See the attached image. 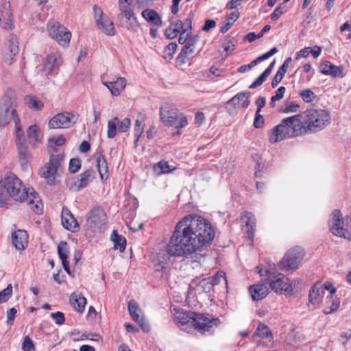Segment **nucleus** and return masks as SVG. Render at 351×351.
<instances>
[{"instance_id": "obj_50", "label": "nucleus", "mask_w": 351, "mask_h": 351, "mask_svg": "<svg viewBox=\"0 0 351 351\" xmlns=\"http://www.w3.org/2000/svg\"><path fill=\"white\" fill-rule=\"evenodd\" d=\"M285 87L284 86H280L277 90H276V94L271 97V101L269 103V105L271 108H274L275 107V103L276 101H278L280 99H281L283 96H284V94L285 93Z\"/></svg>"}, {"instance_id": "obj_9", "label": "nucleus", "mask_w": 351, "mask_h": 351, "mask_svg": "<svg viewBox=\"0 0 351 351\" xmlns=\"http://www.w3.org/2000/svg\"><path fill=\"white\" fill-rule=\"evenodd\" d=\"M271 289L278 293H283L291 291L289 280L282 274L276 272L274 269L265 270Z\"/></svg>"}, {"instance_id": "obj_58", "label": "nucleus", "mask_w": 351, "mask_h": 351, "mask_svg": "<svg viewBox=\"0 0 351 351\" xmlns=\"http://www.w3.org/2000/svg\"><path fill=\"white\" fill-rule=\"evenodd\" d=\"M208 278L211 280L210 281L213 285L219 284L221 279H223L226 282L225 273L223 271H218L215 276L208 277Z\"/></svg>"}, {"instance_id": "obj_32", "label": "nucleus", "mask_w": 351, "mask_h": 351, "mask_svg": "<svg viewBox=\"0 0 351 351\" xmlns=\"http://www.w3.org/2000/svg\"><path fill=\"white\" fill-rule=\"evenodd\" d=\"M142 16L149 23L162 26V22L160 15L153 9H145L142 12Z\"/></svg>"}, {"instance_id": "obj_13", "label": "nucleus", "mask_w": 351, "mask_h": 351, "mask_svg": "<svg viewBox=\"0 0 351 351\" xmlns=\"http://www.w3.org/2000/svg\"><path fill=\"white\" fill-rule=\"evenodd\" d=\"M328 227L332 234L336 237L344 238L349 232L345 226L343 215L338 209L334 210L331 213Z\"/></svg>"}, {"instance_id": "obj_31", "label": "nucleus", "mask_w": 351, "mask_h": 351, "mask_svg": "<svg viewBox=\"0 0 351 351\" xmlns=\"http://www.w3.org/2000/svg\"><path fill=\"white\" fill-rule=\"evenodd\" d=\"M69 301L75 310L80 313L83 312L86 304V299L85 297L82 294H76L75 293H73L70 295Z\"/></svg>"}, {"instance_id": "obj_63", "label": "nucleus", "mask_w": 351, "mask_h": 351, "mask_svg": "<svg viewBox=\"0 0 351 351\" xmlns=\"http://www.w3.org/2000/svg\"><path fill=\"white\" fill-rule=\"evenodd\" d=\"M309 54L310 47H305L297 53L295 59L300 60L301 58H306L309 56Z\"/></svg>"}, {"instance_id": "obj_57", "label": "nucleus", "mask_w": 351, "mask_h": 351, "mask_svg": "<svg viewBox=\"0 0 351 351\" xmlns=\"http://www.w3.org/2000/svg\"><path fill=\"white\" fill-rule=\"evenodd\" d=\"M51 317L54 319L55 322L58 325H62L65 322L64 315L63 313H62L60 311H58L56 313H51Z\"/></svg>"}, {"instance_id": "obj_60", "label": "nucleus", "mask_w": 351, "mask_h": 351, "mask_svg": "<svg viewBox=\"0 0 351 351\" xmlns=\"http://www.w3.org/2000/svg\"><path fill=\"white\" fill-rule=\"evenodd\" d=\"M178 29L173 28L171 25L166 29L165 35L169 39H173L178 35Z\"/></svg>"}, {"instance_id": "obj_20", "label": "nucleus", "mask_w": 351, "mask_h": 351, "mask_svg": "<svg viewBox=\"0 0 351 351\" xmlns=\"http://www.w3.org/2000/svg\"><path fill=\"white\" fill-rule=\"evenodd\" d=\"M128 311L133 320L138 323L142 330L146 332H149L150 326L145 321L141 314V310L139 308L138 303L136 301L131 300L128 302Z\"/></svg>"}, {"instance_id": "obj_5", "label": "nucleus", "mask_w": 351, "mask_h": 351, "mask_svg": "<svg viewBox=\"0 0 351 351\" xmlns=\"http://www.w3.org/2000/svg\"><path fill=\"white\" fill-rule=\"evenodd\" d=\"M305 135L319 132L331 122L330 113L322 109H309L300 112Z\"/></svg>"}, {"instance_id": "obj_51", "label": "nucleus", "mask_w": 351, "mask_h": 351, "mask_svg": "<svg viewBox=\"0 0 351 351\" xmlns=\"http://www.w3.org/2000/svg\"><path fill=\"white\" fill-rule=\"evenodd\" d=\"M81 160L79 158H72L69 165V171L71 173L77 172L81 168Z\"/></svg>"}, {"instance_id": "obj_56", "label": "nucleus", "mask_w": 351, "mask_h": 351, "mask_svg": "<svg viewBox=\"0 0 351 351\" xmlns=\"http://www.w3.org/2000/svg\"><path fill=\"white\" fill-rule=\"evenodd\" d=\"M285 7L282 4L278 6L271 14V20L277 21L284 13Z\"/></svg>"}, {"instance_id": "obj_41", "label": "nucleus", "mask_w": 351, "mask_h": 351, "mask_svg": "<svg viewBox=\"0 0 351 351\" xmlns=\"http://www.w3.org/2000/svg\"><path fill=\"white\" fill-rule=\"evenodd\" d=\"M27 134L30 143L34 144L36 143H40V129L37 125H32L29 126L27 129Z\"/></svg>"}, {"instance_id": "obj_2", "label": "nucleus", "mask_w": 351, "mask_h": 351, "mask_svg": "<svg viewBox=\"0 0 351 351\" xmlns=\"http://www.w3.org/2000/svg\"><path fill=\"white\" fill-rule=\"evenodd\" d=\"M12 202H26L35 213H42V204L33 188H27L14 174L10 173L0 181V207H8Z\"/></svg>"}, {"instance_id": "obj_26", "label": "nucleus", "mask_w": 351, "mask_h": 351, "mask_svg": "<svg viewBox=\"0 0 351 351\" xmlns=\"http://www.w3.org/2000/svg\"><path fill=\"white\" fill-rule=\"evenodd\" d=\"M61 56L59 53H51L43 62L44 72L46 75L50 74L59 66Z\"/></svg>"}, {"instance_id": "obj_15", "label": "nucleus", "mask_w": 351, "mask_h": 351, "mask_svg": "<svg viewBox=\"0 0 351 351\" xmlns=\"http://www.w3.org/2000/svg\"><path fill=\"white\" fill-rule=\"evenodd\" d=\"M106 222V216L104 210L100 208H94L88 216L86 226L93 232L101 231Z\"/></svg>"}, {"instance_id": "obj_62", "label": "nucleus", "mask_w": 351, "mask_h": 351, "mask_svg": "<svg viewBox=\"0 0 351 351\" xmlns=\"http://www.w3.org/2000/svg\"><path fill=\"white\" fill-rule=\"evenodd\" d=\"M49 142L54 143L57 146L62 145L65 142V138L63 136H58L49 138Z\"/></svg>"}, {"instance_id": "obj_27", "label": "nucleus", "mask_w": 351, "mask_h": 351, "mask_svg": "<svg viewBox=\"0 0 351 351\" xmlns=\"http://www.w3.org/2000/svg\"><path fill=\"white\" fill-rule=\"evenodd\" d=\"M324 289L319 283L315 284L309 291V301L313 305L319 304L324 294Z\"/></svg>"}, {"instance_id": "obj_19", "label": "nucleus", "mask_w": 351, "mask_h": 351, "mask_svg": "<svg viewBox=\"0 0 351 351\" xmlns=\"http://www.w3.org/2000/svg\"><path fill=\"white\" fill-rule=\"evenodd\" d=\"M0 26L5 29H12L14 27L9 0H0Z\"/></svg>"}, {"instance_id": "obj_25", "label": "nucleus", "mask_w": 351, "mask_h": 351, "mask_svg": "<svg viewBox=\"0 0 351 351\" xmlns=\"http://www.w3.org/2000/svg\"><path fill=\"white\" fill-rule=\"evenodd\" d=\"M343 70V66H336L328 61L322 65V73L332 77H343L345 75Z\"/></svg>"}, {"instance_id": "obj_47", "label": "nucleus", "mask_w": 351, "mask_h": 351, "mask_svg": "<svg viewBox=\"0 0 351 351\" xmlns=\"http://www.w3.org/2000/svg\"><path fill=\"white\" fill-rule=\"evenodd\" d=\"M143 121L144 119L142 117L141 119H137L135 121V125H134V136L136 137V141L134 142L135 145H137V142L139 140L140 137L141 136V134L143 132Z\"/></svg>"}, {"instance_id": "obj_61", "label": "nucleus", "mask_w": 351, "mask_h": 351, "mask_svg": "<svg viewBox=\"0 0 351 351\" xmlns=\"http://www.w3.org/2000/svg\"><path fill=\"white\" fill-rule=\"evenodd\" d=\"M264 123V117L258 112H256L255 119L254 122V125L256 128H260L263 125Z\"/></svg>"}, {"instance_id": "obj_43", "label": "nucleus", "mask_w": 351, "mask_h": 351, "mask_svg": "<svg viewBox=\"0 0 351 351\" xmlns=\"http://www.w3.org/2000/svg\"><path fill=\"white\" fill-rule=\"evenodd\" d=\"M239 12L237 10L234 11L228 14L226 23L221 25L220 27V32L222 33L226 32L230 28L232 24L239 19Z\"/></svg>"}, {"instance_id": "obj_37", "label": "nucleus", "mask_w": 351, "mask_h": 351, "mask_svg": "<svg viewBox=\"0 0 351 351\" xmlns=\"http://www.w3.org/2000/svg\"><path fill=\"white\" fill-rule=\"evenodd\" d=\"M111 239L114 242V248L115 250H119L121 252L125 250L126 240L123 236L118 234L117 230L112 231Z\"/></svg>"}, {"instance_id": "obj_4", "label": "nucleus", "mask_w": 351, "mask_h": 351, "mask_svg": "<svg viewBox=\"0 0 351 351\" xmlns=\"http://www.w3.org/2000/svg\"><path fill=\"white\" fill-rule=\"evenodd\" d=\"M305 135L300 113L283 119L269 135V141L276 143L285 138Z\"/></svg>"}, {"instance_id": "obj_44", "label": "nucleus", "mask_w": 351, "mask_h": 351, "mask_svg": "<svg viewBox=\"0 0 351 351\" xmlns=\"http://www.w3.org/2000/svg\"><path fill=\"white\" fill-rule=\"evenodd\" d=\"M210 280L208 278L199 280L195 288L196 291L199 294L209 293L214 286Z\"/></svg>"}, {"instance_id": "obj_21", "label": "nucleus", "mask_w": 351, "mask_h": 351, "mask_svg": "<svg viewBox=\"0 0 351 351\" xmlns=\"http://www.w3.org/2000/svg\"><path fill=\"white\" fill-rule=\"evenodd\" d=\"M119 25L125 28L130 32L136 33L138 31L140 25L134 14L126 16H118Z\"/></svg>"}, {"instance_id": "obj_55", "label": "nucleus", "mask_w": 351, "mask_h": 351, "mask_svg": "<svg viewBox=\"0 0 351 351\" xmlns=\"http://www.w3.org/2000/svg\"><path fill=\"white\" fill-rule=\"evenodd\" d=\"M133 9H134V5L132 3L129 4V5L127 4V5L119 7L120 13L118 14V16H126V15L134 14Z\"/></svg>"}, {"instance_id": "obj_48", "label": "nucleus", "mask_w": 351, "mask_h": 351, "mask_svg": "<svg viewBox=\"0 0 351 351\" xmlns=\"http://www.w3.org/2000/svg\"><path fill=\"white\" fill-rule=\"evenodd\" d=\"M131 125V120L129 118H124L122 120L118 119L117 128L118 131L124 133L128 130Z\"/></svg>"}, {"instance_id": "obj_36", "label": "nucleus", "mask_w": 351, "mask_h": 351, "mask_svg": "<svg viewBox=\"0 0 351 351\" xmlns=\"http://www.w3.org/2000/svg\"><path fill=\"white\" fill-rule=\"evenodd\" d=\"M192 29V17L191 16H189L187 18H186V28L183 29L180 34L178 39V42L180 44H185L187 42V40L189 37V35L191 33Z\"/></svg>"}, {"instance_id": "obj_45", "label": "nucleus", "mask_w": 351, "mask_h": 351, "mask_svg": "<svg viewBox=\"0 0 351 351\" xmlns=\"http://www.w3.org/2000/svg\"><path fill=\"white\" fill-rule=\"evenodd\" d=\"M117 124L118 117H114L108 121L107 136L109 138H112L116 136L118 131Z\"/></svg>"}, {"instance_id": "obj_49", "label": "nucleus", "mask_w": 351, "mask_h": 351, "mask_svg": "<svg viewBox=\"0 0 351 351\" xmlns=\"http://www.w3.org/2000/svg\"><path fill=\"white\" fill-rule=\"evenodd\" d=\"M12 294V286L9 284L5 289L0 292V304L7 302Z\"/></svg>"}, {"instance_id": "obj_30", "label": "nucleus", "mask_w": 351, "mask_h": 351, "mask_svg": "<svg viewBox=\"0 0 351 351\" xmlns=\"http://www.w3.org/2000/svg\"><path fill=\"white\" fill-rule=\"evenodd\" d=\"M58 253L60 260L62 261V266L64 270L70 274V268L69 263L67 261V257L69 254V246L66 242L62 241L58 246Z\"/></svg>"}, {"instance_id": "obj_17", "label": "nucleus", "mask_w": 351, "mask_h": 351, "mask_svg": "<svg viewBox=\"0 0 351 351\" xmlns=\"http://www.w3.org/2000/svg\"><path fill=\"white\" fill-rule=\"evenodd\" d=\"M251 95L250 92L245 91L237 93L232 98H231L227 103V109L230 114L235 112L236 110L243 107L247 108L250 101L249 98Z\"/></svg>"}, {"instance_id": "obj_46", "label": "nucleus", "mask_w": 351, "mask_h": 351, "mask_svg": "<svg viewBox=\"0 0 351 351\" xmlns=\"http://www.w3.org/2000/svg\"><path fill=\"white\" fill-rule=\"evenodd\" d=\"M194 51L190 45H184L180 54L176 58V61L179 64H183L186 62V58L188 55L191 54Z\"/></svg>"}, {"instance_id": "obj_18", "label": "nucleus", "mask_w": 351, "mask_h": 351, "mask_svg": "<svg viewBox=\"0 0 351 351\" xmlns=\"http://www.w3.org/2000/svg\"><path fill=\"white\" fill-rule=\"evenodd\" d=\"M252 339L257 343H262L268 347L273 343V335L269 328L263 323H259Z\"/></svg>"}, {"instance_id": "obj_7", "label": "nucleus", "mask_w": 351, "mask_h": 351, "mask_svg": "<svg viewBox=\"0 0 351 351\" xmlns=\"http://www.w3.org/2000/svg\"><path fill=\"white\" fill-rule=\"evenodd\" d=\"M304 256V249L299 246L294 247L287 251L282 260L280 262L278 267L283 271H295L298 268Z\"/></svg>"}, {"instance_id": "obj_33", "label": "nucleus", "mask_w": 351, "mask_h": 351, "mask_svg": "<svg viewBox=\"0 0 351 351\" xmlns=\"http://www.w3.org/2000/svg\"><path fill=\"white\" fill-rule=\"evenodd\" d=\"M110 91L114 96H119L126 86V80L119 77L114 82H110Z\"/></svg>"}, {"instance_id": "obj_10", "label": "nucleus", "mask_w": 351, "mask_h": 351, "mask_svg": "<svg viewBox=\"0 0 351 351\" xmlns=\"http://www.w3.org/2000/svg\"><path fill=\"white\" fill-rule=\"evenodd\" d=\"M47 31L49 36L56 40L62 47L69 46L71 38V33L59 22L50 21L47 24Z\"/></svg>"}, {"instance_id": "obj_11", "label": "nucleus", "mask_w": 351, "mask_h": 351, "mask_svg": "<svg viewBox=\"0 0 351 351\" xmlns=\"http://www.w3.org/2000/svg\"><path fill=\"white\" fill-rule=\"evenodd\" d=\"M63 159L62 155H53L50 157L49 162L40 169V176L45 178L47 183L55 185L58 169Z\"/></svg>"}, {"instance_id": "obj_12", "label": "nucleus", "mask_w": 351, "mask_h": 351, "mask_svg": "<svg viewBox=\"0 0 351 351\" xmlns=\"http://www.w3.org/2000/svg\"><path fill=\"white\" fill-rule=\"evenodd\" d=\"M78 120V116L69 112L58 113L49 121V127L51 129L69 128Z\"/></svg>"}, {"instance_id": "obj_34", "label": "nucleus", "mask_w": 351, "mask_h": 351, "mask_svg": "<svg viewBox=\"0 0 351 351\" xmlns=\"http://www.w3.org/2000/svg\"><path fill=\"white\" fill-rule=\"evenodd\" d=\"M97 167L101 180H107L109 176L107 161L103 155H99L97 158Z\"/></svg>"}, {"instance_id": "obj_54", "label": "nucleus", "mask_w": 351, "mask_h": 351, "mask_svg": "<svg viewBox=\"0 0 351 351\" xmlns=\"http://www.w3.org/2000/svg\"><path fill=\"white\" fill-rule=\"evenodd\" d=\"M23 351H34L35 346L29 336H25L22 343Z\"/></svg>"}, {"instance_id": "obj_6", "label": "nucleus", "mask_w": 351, "mask_h": 351, "mask_svg": "<svg viewBox=\"0 0 351 351\" xmlns=\"http://www.w3.org/2000/svg\"><path fill=\"white\" fill-rule=\"evenodd\" d=\"M160 119L167 126H174L177 129L182 128L188 124L186 117L179 112L176 108L161 107L160 110Z\"/></svg>"}, {"instance_id": "obj_3", "label": "nucleus", "mask_w": 351, "mask_h": 351, "mask_svg": "<svg viewBox=\"0 0 351 351\" xmlns=\"http://www.w3.org/2000/svg\"><path fill=\"white\" fill-rule=\"evenodd\" d=\"M174 322L179 327L188 324L192 325L196 330L202 334L210 331L212 328L217 327L220 324V320L218 318H214L209 315H204L194 312L184 311L183 310L176 311Z\"/></svg>"}, {"instance_id": "obj_24", "label": "nucleus", "mask_w": 351, "mask_h": 351, "mask_svg": "<svg viewBox=\"0 0 351 351\" xmlns=\"http://www.w3.org/2000/svg\"><path fill=\"white\" fill-rule=\"evenodd\" d=\"M13 245L17 250H23L27 245L28 235L25 230H18L12 234Z\"/></svg>"}, {"instance_id": "obj_22", "label": "nucleus", "mask_w": 351, "mask_h": 351, "mask_svg": "<svg viewBox=\"0 0 351 351\" xmlns=\"http://www.w3.org/2000/svg\"><path fill=\"white\" fill-rule=\"evenodd\" d=\"M61 219L62 226L68 230L76 232L79 229L77 220L67 208H62Z\"/></svg>"}, {"instance_id": "obj_16", "label": "nucleus", "mask_w": 351, "mask_h": 351, "mask_svg": "<svg viewBox=\"0 0 351 351\" xmlns=\"http://www.w3.org/2000/svg\"><path fill=\"white\" fill-rule=\"evenodd\" d=\"M19 43L16 36L10 34L5 44L3 51V61L8 65L12 64L19 53Z\"/></svg>"}, {"instance_id": "obj_35", "label": "nucleus", "mask_w": 351, "mask_h": 351, "mask_svg": "<svg viewBox=\"0 0 351 351\" xmlns=\"http://www.w3.org/2000/svg\"><path fill=\"white\" fill-rule=\"evenodd\" d=\"M176 167H171L166 161H160L154 165L153 171L155 175L161 176L162 174L168 173L176 170Z\"/></svg>"}, {"instance_id": "obj_38", "label": "nucleus", "mask_w": 351, "mask_h": 351, "mask_svg": "<svg viewBox=\"0 0 351 351\" xmlns=\"http://www.w3.org/2000/svg\"><path fill=\"white\" fill-rule=\"evenodd\" d=\"M275 65V60L264 71V72L249 86L250 88H256L262 85L267 77L271 73Z\"/></svg>"}, {"instance_id": "obj_14", "label": "nucleus", "mask_w": 351, "mask_h": 351, "mask_svg": "<svg viewBox=\"0 0 351 351\" xmlns=\"http://www.w3.org/2000/svg\"><path fill=\"white\" fill-rule=\"evenodd\" d=\"M96 24L101 31L108 36H114L115 29L112 21L106 15L102 9L95 5L93 8Z\"/></svg>"}, {"instance_id": "obj_64", "label": "nucleus", "mask_w": 351, "mask_h": 351, "mask_svg": "<svg viewBox=\"0 0 351 351\" xmlns=\"http://www.w3.org/2000/svg\"><path fill=\"white\" fill-rule=\"evenodd\" d=\"M17 311L14 308H10L7 312V322L10 324L12 322L15 318Z\"/></svg>"}, {"instance_id": "obj_42", "label": "nucleus", "mask_w": 351, "mask_h": 351, "mask_svg": "<svg viewBox=\"0 0 351 351\" xmlns=\"http://www.w3.org/2000/svg\"><path fill=\"white\" fill-rule=\"evenodd\" d=\"M16 147L21 165L24 167L25 163L30 159L31 155L25 143L16 145Z\"/></svg>"}, {"instance_id": "obj_29", "label": "nucleus", "mask_w": 351, "mask_h": 351, "mask_svg": "<svg viewBox=\"0 0 351 351\" xmlns=\"http://www.w3.org/2000/svg\"><path fill=\"white\" fill-rule=\"evenodd\" d=\"M241 219L245 223L249 238H252L254 236V230L256 225V219L254 215L250 212L245 211L242 215Z\"/></svg>"}, {"instance_id": "obj_53", "label": "nucleus", "mask_w": 351, "mask_h": 351, "mask_svg": "<svg viewBox=\"0 0 351 351\" xmlns=\"http://www.w3.org/2000/svg\"><path fill=\"white\" fill-rule=\"evenodd\" d=\"M300 97L304 102L309 103L314 100L315 93L311 89H306L300 93Z\"/></svg>"}, {"instance_id": "obj_8", "label": "nucleus", "mask_w": 351, "mask_h": 351, "mask_svg": "<svg viewBox=\"0 0 351 351\" xmlns=\"http://www.w3.org/2000/svg\"><path fill=\"white\" fill-rule=\"evenodd\" d=\"M16 103L14 97L8 94L0 99V126L7 125L12 119L14 121L16 114Z\"/></svg>"}, {"instance_id": "obj_39", "label": "nucleus", "mask_w": 351, "mask_h": 351, "mask_svg": "<svg viewBox=\"0 0 351 351\" xmlns=\"http://www.w3.org/2000/svg\"><path fill=\"white\" fill-rule=\"evenodd\" d=\"M25 104L29 108L34 110H41L44 104L42 101L38 100L35 96L27 95L24 98Z\"/></svg>"}, {"instance_id": "obj_23", "label": "nucleus", "mask_w": 351, "mask_h": 351, "mask_svg": "<svg viewBox=\"0 0 351 351\" xmlns=\"http://www.w3.org/2000/svg\"><path fill=\"white\" fill-rule=\"evenodd\" d=\"M94 174L95 172L93 169H88L84 171L74 181L73 185L71 186V189L74 191H80L86 187L90 181L93 179Z\"/></svg>"}, {"instance_id": "obj_28", "label": "nucleus", "mask_w": 351, "mask_h": 351, "mask_svg": "<svg viewBox=\"0 0 351 351\" xmlns=\"http://www.w3.org/2000/svg\"><path fill=\"white\" fill-rule=\"evenodd\" d=\"M250 292L253 300H261L265 298L269 291L267 287L264 284H257L250 287Z\"/></svg>"}, {"instance_id": "obj_59", "label": "nucleus", "mask_w": 351, "mask_h": 351, "mask_svg": "<svg viewBox=\"0 0 351 351\" xmlns=\"http://www.w3.org/2000/svg\"><path fill=\"white\" fill-rule=\"evenodd\" d=\"M171 25L173 26V28L177 29L178 33H181L186 28V19L184 21L178 20L174 23H171Z\"/></svg>"}, {"instance_id": "obj_1", "label": "nucleus", "mask_w": 351, "mask_h": 351, "mask_svg": "<svg viewBox=\"0 0 351 351\" xmlns=\"http://www.w3.org/2000/svg\"><path fill=\"white\" fill-rule=\"evenodd\" d=\"M214 237L215 230L209 221L199 215H188L177 223L166 251L172 256L191 255Z\"/></svg>"}, {"instance_id": "obj_52", "label": "nucleus", "mask_w": 351, "mask_h": 351, "mask_svg": "<svg viewBox=\"0 0 351 351\" xmlns=\"http://www.w3.org/2000/svg\"><path fill=\"white\" fill-rule=\"evenodd\" d=\"M330 302L331 303L330 307L326 308L324 310V313L326 315H328V314H330V313L335 312L339 307V302L337 300L334 299L333 295L330 296Z\"/></svg>"}, {"instance_id": "obj_40", "label": "nucleus", "mask_w": 351, "mask_h": 351, "mask_svg": "<svg viewBox=\"0 0 351 351\" xmlns=\"http://www.w3.org/2000/svg\"><path fill=\"white\" fill-rule=\"evenodd\" d=\"M14 124L16 129V144L19 145L25 143L26 139L25 133L22 130V125L19 117H14Z\"/></svg>"}]
</instances>
